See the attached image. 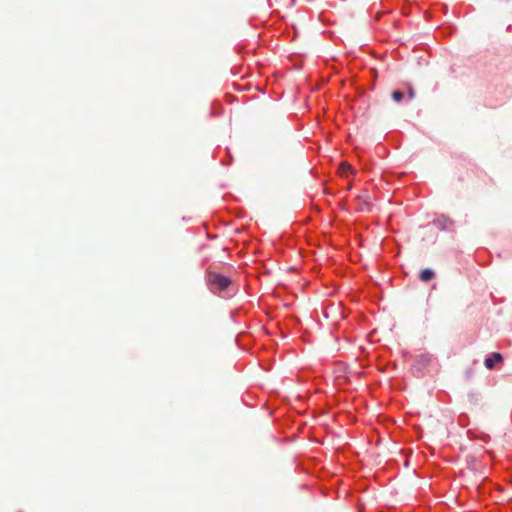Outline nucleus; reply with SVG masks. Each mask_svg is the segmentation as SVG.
I'll list each match as a JSON object with an SVG mask.
<instances>
[{
    "mask_svg": "<svg viewBox=\"0 0 512 512\" xmlns=\"http://www.w3.org/2000/svg\"><path fill=\"white\" fill-rule=\"evenodd\" d=\"M207 280L212 291H223L231 284L228 277L215 272H209Z\"/></svg>",
    "mask_w": 512,
    "mask_h": 512,
    "instance_id": "obj_1",
    "label": "nucleus"
},
{
    "mask_svg": "<svg viewBox=\"0 0 512 512\" xmlns=\"http://www.w3.org/2000/svg\"><path fill=\"white\" fill-rule=\"evenodd\" d=\"M503 361V357L500 353L494 352L492 353L491 357L485 359V366L488 369H493L495 366V363H501Z\"/></svg>",
    "mask_w": 512,
    "mask_h": 512,
    "instance_id": "obj_2",
    "label": "nucleus"
},
{
    "mask_svg": "<svg viewBox=\"0 0 512 512\" xmlns=\"http://www.w3.org/2000/svg\"><path fill=\"white\" fill-rule=\"evenodd\" d=\"M338 171L340 173V175L342 177H348L349 174H353L354 173V169L352 168V166L350 164H348L347 162H342L340 165H339V168H338Z\"/></svg>",
    "mask_w": 512,
    "mask_h": 512,
    "instance_id": "obj_3",
    "label": "nucleus"
},
{
    "mask_svg": "<svg viewBox=\"0 0 512 512\" xmlns=\"http://www.w3.org/2000/svg\"><path fill=\"white\" fill-rule=\"evenodd\" d=\"M434 276H435L434 271L429 268H426L420 272L419 278L422 282H429L430 280H432L434 278Z\"/></svg>",
    "mask_w": 512,
    "mask_h": 512,
    "instance_id": "obj_4",
    "label": "nucleus"
},
{
    "mask_svg": "<svg viewBox=\"0 0 512 512\" xmlns=\"http://www.w3.org/2000/svg\"><path fill=\"white\" fill-rule=\"evenodd\" d=\"M403 93L399 90H395L392 92V99L396 102H400L403 99Z\"/></svg>",
    "mask_w": 512,
    "mask_h": 512,
    "instance_id": "obj_5",
    "label": "nucleus"
},
{
    "mask_svg": "<svg viewBox=\"0 0 512 512\" xmlns=\"http://www.w3.org/2000/svg\"><path fill=\"white\" fill-rule=\"evenodd\" d=\"M407 92H408V97L410 99H413L415 97V90L411 84H407Z\"/></svg>",
    "mask_w": 512,
    "mask_h": 512,
    "instance_id": "obj_6",
    "label": "nucleus"
},
{
    "mask_svg": "<svg viewBox=\"0 0 512 512\" xmlns=\"http://www.w3.org/2000/svg\"><path fill=\"white\" fill-rule=\"evenodd\" d=\"M19 512H21V511H19Z\"/></svg>",
    "mask_w": 512,
    "mask_h": 512,
    "instance_id": "obj_7",
    "label": "nucleus"
}]
</instances>
